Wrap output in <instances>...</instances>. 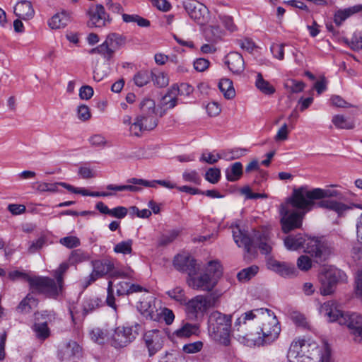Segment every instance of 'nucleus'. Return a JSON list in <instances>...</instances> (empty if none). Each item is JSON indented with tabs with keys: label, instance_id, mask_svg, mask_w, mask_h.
I'll use <instances>...</instances> for the list:
<instances>
[{
	"label": "nucleus",
	"instance_id": "1",
	"mask_svg": "<svg viewBox=\"0 0 362 362\" xmlns=\"http://www.w3.org/2000/svg\"><path fill=\"white\" fill-rule=\"evenodd\" d=\"M233 330L240 342L249 346H259L274 341L281 327L274 313L262 308L247 310L237 317Z\"/></svg>",
	"mask_w": 362,
	"mask_h": 362
},
{
	"label": "nucleus",
	"instance_id": "2",
	"mask_svg": "<svg viewBox=\"0 0 362 362\" xmlns=\"http://www.w3.org/2000/svg\"><path fill=\"white\" fill-rule=\"evenodd\" d=\"M287 357L290 362H331V351L326 344L298 339L291 343Z\"/></svg>",
	"mask_w": 362,
	"mask_h": 362
},
{
	"label": "nucleus",
	"instance_id": "3",
	"mask_svg": "<svg viewBox=\"0 0 362 362\" xmlns=\"http://www.w3.org/2000/svg\"><path fill=\"white\" fill-rule=\"evenodd\" d=\"M285 247L289 250L303 249L314 257L317 262L327 260L332 254V249L325 241L315 238L305 237L299 233L289 235L284 239Z\"/></svg>",
	"mask_w": 362,
	"mask_h": 362
},
{
	"label": "nucleus",
	"instance_id": "4",
	"mask_svg": "<svg viewBox=\"0 0 362 362\" xmlns=\"http://www.w3.org/2000/svg\"><path fill=\"white\" fill-rule=\"evenodd\" d=\"M232 233L235 243L238 247H243L247 253L252 251V240L243 231L239 226H232ZM253 241L259 245V248L264 254L271 252L274 242L272 240L271 231L269 228H262L254 231Z\"/></svg>",
	"mask_w": 362,
	"mask_h": 362
},
{
	"label": "nucleus",
	"instance_id": "5",
	"mask_svg": "<svg viewBox=\"0 0 362 362\" xmlns=\"http://www.w3.org/2000/svg\"><path fill=\"white\" fill-rule=\"evenodd\" d=\"M233 315L223 314L219 311L212 312L208 319L209 336L216 342L223 346H229L230 334L236 336L233 330L232 317Z\"/></svg>",
	"mask_w": 362,
	"mask_h": 362
},
{
	"label": "nucleus",
	"instance_id": "6",
	"mask_svg": "<svg viewBox=\"0 0 362 362\" xmlns=\"http://www.w3.org/2000/svg\"><path fill=\"white\" fill-rule=\"evenodd\" d=\"M320 312L328 317L330 322H337L339 325H346L355 335L362 337V315L356 313H344L338 310L332 301L321 305Z\"/></svg>",
	"mask_w": 362,
	"mask_h": 362
},
{
	"label": "nucleus",
	"instance_id": "7",
	"mask_svg": "<svg viewBox=\"0 0 362 362\" xmlns=\"http://www.w3.org/2000/svg\"><path fill=\"white\" fill-rule=\"evenodd\" d=\"M93 271L87 277L85 286L87 287L97 279L109 275L112 278L130 279L132 276L133 271L128 269L127 271H122L117 268L114 260L111 258L96 259L91 262Z\"/></svg>",
	"mask_w": 362,
	"mask_h": 362
},
{
	"label": "nucleus",
	"instance_id": "8",
	"mask_svg": "<svg viewBox=\"0 0 362 362\" xmlns=\"http://www.w3.org/2000/svg\"><path fill=\"white\" fill-rule=\"evenodd\" d=\"M346 279V274L342 270L333 266L325 267L319 275L320 294L322 296L332 294L337 284L345 282Z\"/></svg>",
	"mask_w": 362,
	"mask_h": 362
},
{
	"label": "nucleus",
	"instance_id": "9",
	"mask_svg": "<svg viewBox=\"0 0 362 362\" xmlns=\"http://www.w3.org/2000/svg\"><path fill=\"white\" fill-rule=\"evenodd\" d=\"M215 300L210 296L198 295L191 300L186 301L185 314L190 320H197L211 307L214 305Z\"/></svg>",
	"mask_w": 362,
	"mask_h": 362
},
{
	"label": "nucleus",
	"instance_id": "10",
	"mask_svg": "<svg viewBox=\"0 0 362 362\" xmlns=\"http://www.w3.org/2000/svg\"><path fill=\"white\" fill-rule=\"evenodd\" d=\"M33 291L42 293L49 298H57L62 291V286L53 279L45 276L28 278Z\"/></svg>",
	"mask_w": 362,
	"mask_h": 362
},
{
	"label": "nucleus",
	"instance_id": "11",
	"mask_svg": "<svg viewBox=\"0 0 362 362\" xmlns=\"http://www.w3.org/2000/svg\"><path fill=\"white\" fill-rule=\"evenodd\" d=\"M139 325L134 327H117L111 337V344L116 349L123 348L132 342L138 335L137 328Z\"/></svg>",
	"mask_w": 362,
	"mask_h": 362
},
{
	"label": "nucleus",
	"instance_id": "12",
	"mask_svg": "<svg viewBox=\"0 0 362 362\" xmlns=\"http://www.w3.org/2000/svg\"><path fill=\"white\" fill-rule=\"evenodd\" d=\"M141 119L146 131L153 130L158 125V117L156 112V104L153 100L144 99L140 103Z\"/></svg>",
	"mask_w": 362,
	"mask_h": 362
},
{
	"label": "nucleus",
	"instance_id": "13",
	"mask_svg": "<svg viewBox=\"0 0 362 362\" xmlns=\"http://www.w3.org/2000/svg\"><path fill=\"white\" fill-rule=\"evenodd\" d=\"M184 8L189 17L200 25H205L209 18V12L206 6L197 1L184 3Z\"/></svg>",
	"mask_w": 362,
	"mask_h": 362
},
{
	"label": "nucleus",
	"instance_id": "14",
	"mask_svg": "<svg viewBox=\"0 0 362 362\" xmlns=\"http://www.w3.org/2000/svg\"><path fill=\"white\" fill-rule=\"evenodd\" d=\"M90 27L102 28L110 23L111 18L101 4L91 6L86 12Z\"/></svg>",
	"mask_w": 362,
	"mask_h": 362
},
{
	"label": "nucleus",
	"instance_id": "15",
	"mask_svg": "<svg viewBox=\"0 0 362 362\" xmlns=\"http://www.w3.org/2000/svg\"><path fill=\"white\" fill-rule=\"evenodd\" d=\"M144 339L148 348L149 356H152L162 349L164 334L158 329L149 330L144 334Z\"/></svg>",
	"mask_w": 362,
	"mask_h": 362
},
{
	"label": "nucleus",
	"instance_id": "16",
	"mask_svg": "<svg viewBox=\"0 0 362 362\" xmlns=\"http://www.w3.org/2000/svg\"><path fill=\"white\" fill-rule=\"evenodd\" d=\"M174 267L179 271L187 272L188 275H195L199 270L196 260L188 255H177L173 261Z\"/></svg>",
	"mask_w": 362,
	"mask_h": 362
},
{
	"label": "nucleus",
	"instance_id": "17",
	"mask_svg": "<svg viewBox=\"0 0 362 362\" xmlns=\"http://www.w3.org/2000/svg\"><path fill=\"white\" fill-rule=\"evenodd\" d=\"M187 284L193 289L206 291H211L216 284L213 277H211L209 274L205 272L199 276H196V274L189 275Z\"/></svg>",
	"mask_w": 362,
	"mask_h": 362
},
{
	"label": "nucleus",
	"instance_id": "18",
	"mask_svg": "<svg viewBox=\"0 0 362 362\" xmlns=\"http://www.w3.org/2000/svg\"><path fill=\"white\" fill-rule=\"evenodd\" d=\"M199 333L200 326L199 324L182 322L180 327L173 332L170 337L173 340L178 339H182L189 338L193 335L198 336Z\"/></svg>",
	"mask_w": 362,
	"mask_h": 362
},
{
	"label": "nucleus",
	"instance_id": "19",
	"mask_svg": "<svg viewBox=\"0 0 362 362\" xmlns=\"http://www.w3.org/2000/svg\"><path fill=\"white\" fill-rule=\"evenodd\" d=\"M267 267L284 277H291L296 274L295 267L289 263L279 262L274 259L267 260Z\"/></svg>",
	"mask_w": 362,
	"mask_h": 362
},
{
	"label": "nucleus",
	"instance_id": "20",
	"mask_svg": "<svg viewBox=\"0 0 362 362\" xmlns=\"http://www.w3.org/2000/svg\"><path fill=\"white\" fill-rule=\"evenodd\" d=\"M81 347L74 341H68L62 344L58 350V357L62 360H69L73 357L79 356Z\"/></svg>",
	"mask_w": 362,
	"mask_h": 362
},
{
	"label": "nucleus",
	"instance_id": "21",
	"mask_svg": "<svg viewBox=\"0 0 362 362\" xmlns=\"http://www.w3.org/2000/svg\"><path fill=\"white\" fill-rule=\"evenodd\" d=\"M361 11H362V4L338 9L334 14V22L337 26H340L347 18Z\"/></svg>",
	"mask_w": 362,
	"mask_h": 362
},
{
	"label": "nucleus",
	"instance_id": "22",
	"mask_svg": "<svg viewBox=\"0 0 362 362\" xmlns=\"http://www.w3.org/2000/svg\"><path fill=\"white\" fill-rule=\"evenodd\" d=\"M225 63L233 73L240 74L244 71V60L238 52H232L228 54Z\"/></svg>",
	"mask_w": 362,
	"mask_h": 362
},
{
	"label": "nucleus",
	"instance_id": "23",
	"mask_svg": "<svg viewBox=\"0 0 362 362\" xmlns=\"http://www.w3.org/2000/svg\"><path fill=\"white\" fill-rule=\"evenodd\" d=\"M14 14L23 20H29L34 16L35 11L30 1L22 0L16 4Z\"/></svg>",
	"mask_w": 362,
	"mask_h": 362
},
{
	"label": "nucleus",
	"instance_id": "24",
	"mask_svg": "<svg viewBox=\"0 0 362 362\" xmlns=\"http://www.w3.org/2000/svg\"><path fill=\"white\" fill-rule=\"evenodd\" d=\"M141 122V119H140L139 115L134 118L133 122L132 117L129 115H124L122 118L123 124L129 126L130 134L137 137L141 136L144 132H146Z\"/></svg>",
	"mask_w": 362,
	"mask_h": 362
},
{
	"label": "nucleus",
	"instance_id": "25",
	"mask_svg": "<svg viewBox=\"0 0 362 362\" xmlns=\"http://www.w3.org/2000/svg\"><path fill=\"white\" fill-rule=\"evenodd\" d=\"M70 21V16L66 11L57 13L48 21V25L52 29H60L67 25Z\"/></svg>",
	"mask_w": 362,
	"mask_h": 362
},
{
	"label": "nucleus",
	"instance_id": "26",
	"mask_svg": "<svg viewBox=\"0 0 362 362\" xmlns=\"http://www.w3.org/2000/svg\"><path fill=\"white\" fill-rule=\"evenodd\" d=\"M128 183H132L134 185H143L146 187H156V185H160L164 187L173 189L175 186L173 183L166 180H152L148 181L144 179L139 178H131L127 180Z\"/></svg>",
	"mask_w": 362,
	"mask_h": 362
},
{
	"label": "nucleus",
	"instance_id": "27",
	"mask_svg": "<svg viewBox=\"0 0 362 362\" xmlns=\"http://www.w3.org/2000/svg\"><path fill=\"white\" fill-rule=\"evenodd\" d=\"M37 300L32 294L28 293L18 304L16 310L21 313H28L30 310L36 307Z\"/></svg>",
	"mask_w": 362,
	"mask_h": 362
},
{
	"label": "nucleus",
	"instance_id": "28",
	"mask_svg": "<svg viewBox=\"0 0 362 362\" xmlns=\"http://www.w3.org/2000/svg\"><path fill=\"white\" fill-rule=\"evenodd\" d=\"M332 122L337 129H353L355 127L354 121L346 117L343 115H334Z\"/></svg>",
	"mask_w": 362,
	"mask_h": 362
},
{
	"label": "nucleus",
	"instance_id": "29",
	"mask_svg": "<svg viewBox=\"0 0 362 362\" xmlns=\"http://www.w3.org/2000/svg\"><path fill=\"white\" fill-rule=\"evenodd\" d=\"M218 88L226 99H232L235 95L233 82L228 78H222L218 83Z\"/></svg>",
	"mask_w": 362,
	"mask_h": 362
},
{
	"label": "nucleus",
	"instance_id": "30",
	"mask_svg": "<svg viewBox=\"0 0 362 362\" xmlns=\"http://www.w3.org/2000/svg\"><path fill=\"white\" fill-rule=\"evenodd\" d=\"M255 86L265 95H272L275 92L274 87L269 81L264 80L260 73L257 75Z\"/></svg>",
	"mask_w": 362,
	"mask_h": 362
},
{
	"label": "nucleus",
	"instance_id": "31",
	"mask_svg": "<svg viewBox=\"0 0 362 362\" xmlns=\"http://www.w3.org/2000/svg\"><path fill=\"white\" fill-rule=\"evenodd\" d=\"M243 174V165L240 162L234 163L230 168L226 171V176L228 181L235 182L240 179Z\"/></svg>",
	"mask_w": 362,
	"mask_h": 362
},
{
	"label": "nucleus",
	"instance_id": "32",
	"mask_svg": "<svg viewBox=\"0 0 362 362\" xmlns=\"http://www.w3.org/2000/svg\"><path fill=\"white\" fill-rule=\"evenodd\" d=\"M106 44H108L112 52H115L125 43V38L121 35L111 33L106 38Z\"/></svg>",
	"mask_w": 362,
	"mask_h": 362
},
{
	"label": "nucleus",
	"instance_id": "33",
	"mask_svg": "<svg viewBox=\"0 0 362 362\" xmlns=\"http://www.w3.org/2000/svg\"><path fill=\"white\" fill-rule=\"evenodd\" d=\"M166 294L173 300L184 305L187 301L185 292L180 286H176L166 292Z\"/></svg>",
	"mask_w": 362,
	"mask_h": 362
},
{
	"label": "nucleus",
	"instance_id": "34",
	"mask_svg": "<svg viewBox=\"0 0 362 362\" xmlns=\"http://www.w3.org/2000/svg\"><path fill=\"white\" fill-rule=\"evenodd\" d=\"M258 270L259 267L257 266H250L239 272L237 278L240 281H247L257 274Z\"/></svg>",
	"mask_w": 362,
	"mask_h": 362
},
{
	"label": "nucleus",
	"instance_id": "35",
	"mask_svg": "<svg viewBox=\"0 0 362 362\" xmlns=\"http://www.w3.org/2000/svg\"><path fill=\"white\" fill-rule=\"evenodd\" d=\"M132 245L133 240L128 239L116 244L113 248V251L117 254L132 255L133 252Z\"/></svg>",
	"mask_w": 362,
	"mask_h": 362
},
{
	"label": "nucleus",
	"instance_id": "36",
	"mask_svg": "<svg viewBox=\"0 0 362 362\" xmlns=\"http://www.w3.org/2000/svg\"><path fill=\"white\" fill-rule=\"evenodd\" d=\"M100 300L98 298H88L84 300L82 305V317L92 313L99 307Z\"/></svg>",
	"mask_w": 362,
	"mask_h": 362
},
{
	"label": "nucleus",
	"instance_id": "37",
	"mask_svg": "<svg viewBox=\"0 0 362 362\" xmlns=\"http://www.w3.org/2000/svg\"><path fill=\"white\" fill-rule=\"evenodd\" d=\"M193 87L188 83H182L180 86L174 85L170 88V93L173 97L180 95H189L193 92Z\"/></svg>",
	"mask_w": 362,
	"mask_h": 362
},
{
	"label": "nucleus",
	"instance_id": "38",
	"mask_svg": "<svg viewBox=\"0 0 362 362\" xmlns=\"http://www.w3.org/2000/svg\"><path fill=\"white\" fill-rule=\"evenodd\" d=\"M205 273L209 274L211 277H213L214 280L217 283V280L222 274L221 265L219 262L216 261H211L208 263L206 267Z\"/></svg>",
	"mask_w": 362,
	"mask_h": 362
},
{
	"label": "nucleus",
	"instance_id": "39",
	"mask_svg": "<svg viewBox=\"0 0 362 362\" xmlns=\"http://www.w3.org/2000/svg\"><path fill=\"white\" fill-rule=\"evenodd\" d=\"M152 76V72L140 71L134 75L133 80L137 86L142 87L151 81Z\"/></svg>",
	"mask_w": 362,
	"mask_h": 362
},
{
	"label": "nucleus",
	"instance_id": "40",
	"mask_svg": "<svg viewBox=\"0 0 362 362\" xmlns=\"http://www.w3.org/2000/svg\"><path fill=\"white\" fill-rule=\"evenodd\" d=\"M89 259V255L88 253L83 252V250L78 249L74 250L71 252L69 257V262L71 264H78Z\"/></svg>",
	"mask_w": 362,
	"mask_h": 362
},
{
	"label": "nucleus",
	"instance_id": "41",
	"mask_svg": "<svg viewBox=\"0 0 362 362\" xmlns=\"http://www.w3.org/2000/svg\"><path fill=\"white\" fill-rule=\"evenodd\" d=\"M204 33L209 40L216 41L221 37L223 31L218 25H210L205 29Z\"/></svg>",
	"mask_w": 362,
	"mask_h": 362
},
{
	"label": "nucleus",
	"instance_id": "42",
	"mask_svg": "<svg viewBox=\"0 0 362 362\" xmlns=\"http://www.w3.org/2000/svg\"><path fill=\"white\" fill-rule=\"evenodd\" d=\"M90 53L100 54L107 59H110L114 54L109 45L106 44V40H105V42L98 47L90 49Z\"/></svg>",
	"mask_w": 362,
	"mask_h": 362
},
{
	"label": "nucleus",
	"instance_id": "43",
	"mask_svg": "<svg viewBox=\"0 0 362 362\" xmlns=\"http://www.w3.org/2000/svg\"><path fill=\"white\" fill-rule=\"evenodd\" d=\"M33 330L36 337L40 339H45L49 335V329L47 322L35 323L33 326Z\"/></svg>",
	"mask_w": 362,
	"mask_h": 362
},
{
	"label": "nucleus",
	"instance_id": "44",
	"mask_svg": "<svg viewBox=\"0 0 362 362\" xmlns=\"http://www.w3.org/2000/svg\"><path fill=\"white\" fill-rule=\"evenodd\" d=\"M131 185H116L110 184L106 186L107 189L115 191V192H122V191H130V192H139L141 190V187L136 186V185L132 184Z\"/></svg>",
	"mask_w": 362,
	"mask_h": 362
},
{
	"label": "nucleus",
	"instance_id": "45",
	"mask_svg": "<svg viewBox=\"0 0 362 362\" xmlns=\"http://www.w3.org/2000/svg\"><path fill=\"white\" fill-rule=\"evenodd\" d=\"M179 234L178 230H171L163 234L159 240V245L164 246L171 243L178 237Z\"/></svg>",
	"mask_w": 362,
	"mask_h": 362
},
{
	"label": "nucleus",
	"instance_id": "46",
	"mask_svg": "<svg viewBox=\"0 0 362 362\" xmlns=\"http://www.w3.org/2000/svg\"><path fill=\"white\" fill-rule=\"evenodd\" d=\"M305 86V84L303 81H299L294 79L289 80L285 84V87L293 93H298L302 92Z\"/></svg>",
	"mask_w": 362,
	"mask_h": 362
},
{
	"label": "nucleus",
	"instance_id": "47",
	"mask_svg": "<svg viewBox=\"0 0 362 362\" xmlns=\"http://www.w3.org/2000/svg\"><path fill=\"white\" fill-rule=\"evenodd\" d=\"M152 76L151 79L157 86L162 88L168 86L169 79L168 76L163 72H152Z\"/></svg>",
	"mask_w": 362,
	"mask_h": 362
},
{
	"label": "nucleus",
	"instance_id": "48",
	"mask_svg": "<svg viewBox=\"0 0 362 362\" xmlns=\"http://www.w3.org/2000/svg\"><path fill=\"white\" fill-rule=\"evenodd\" d=\"M69 264L66 262L62 263L59 267L54 272V276L57 283L63 286L64 284V274L69 269Z\"/></svg>",
	"mask_w": 362,
	"mask_h": 362
},
{
	"label": "nucleus",
	"instance_id": "49",
	"mask_svg": "<svg viewBox=\"0 0 362 362\" xmlns=\"http://www.w3.org/2000/svg\"><path fill=\"white\" fill-rule=\"evenodd\" d=\"M143 309L142 314L146 317L152 320H156L158 314L155 311V307L148 305L147 303H141V310Z\"/></svg>",
	"mask_w": 362,
	"mask_h": 362
},
{
	"label": "nucleus",
	"instance_id": "50",
	"mask_svg": "<svg viewBox=\"0 0 362 362\" xmlns=\"http://www.w3.org/2000/svg\"><path fill=\"white\" fill-rule=\"evenodd\" d=\"M59 182L47 183L40 182L37 187V190L40 192H52L54 193L58 192Z\"/></svg>",
	"mask_w": 362,
	"mask_h": 362
},
{
	"label": "nucleus",
	"instance_id": "51",
	"mask_svg": "<svg viewBox=\"0 0 362 362\" xmlns=\"http://www.w3.org/2000/svg\"><path fill=\"white\" fill-rule=\"evenodd\" d=\"M59 243L67 248H74L80 245V240L76 236H66L59 240Z\"/></svg>",
	"mask_w": 362,
	"mask_h": 362
},
{
	"label": "nucleus",
	"instance_id": "52",
	"mask_svg": "<svg viewBox=\"0 0 362 362\" xmlns=\"http://www.w3.org/2000/svg\"><path fill=\"white\" fill-rule=\"evenodd\" d=\"M46 240H47L45 236H41L35 241L30 242L28 249V252L33 254L37 252L39 250L44 247V245L46 244Z\"/></svg>",
	"mask_w": 362,
	"mask_h": 362
},
{
	"label": "nucleus",
	"instance_id": "53",
	"mask_svg": "<svg viewBox=\"0 0 362 362\" xmlns=\"http://www.w3.org/2000/svg\"><path fill=\"white\" fill-rule=\"evenodd\" d=\"M183 180L186 182H192L196 185H199L201 181V178L196 170H186L182 174Z\"/></svg>",
	"mask_w": 362,
	"mask_h": 362
},
{
	"label": "nucleus",
	"instance_id": "54",
	"mask_svg": "<svg viewBox=\"0 0 362 362\" xmlns=\"http://www.w3.org/2000/svg\"><path fill=\"white\" fill-rule=\"evenodd\" d=\"M247 152V149L245 148H234L231 150L230 152H224L223 153V158L227 160H235L238 159L240 157L245 155Z\"/></svg>",
	"mask_w": 362,
	"mask_h": 362
},
{
	"label": "nucleus",
	"instance_id": "55",
	"mask_svg": "<svg viewBox=\"0 0 362 362\" xmlns=\"http://www.w3.org/2000/svg\"><path fill=\"white\" fill-rule=\"evenodd\" d=\"M76 194H80L83 196H90V197H111L114 196L115 193L113 192H89L88 190L84 188H78Z\"/></svg>",
	"mask_w": 362,
	"mask_h": 362
},
{
	"label": "nucleus",
	"instance_id": "56",
	"mask_svg": "<svg viewBox=\"0 0 362 362\" xmlns=\"http://www.w3.org/2000/svg\"><path fill=\"white\" fill-rule=\"evenodd\" d=\"M221 177V171L218 168L209 169L205 175L207 181L212 184L217 183Z\"/></svg>",
	"mask_w": 362,
	"mask_h": 362
},
{
	"label": "nucleus",
	"instance_id": "57",
	"mask_svg": "<svg viewBox=\"0 0 362 362\" xmlns=\"http://www.w3.org/2000/svg\"><path fill=\"white\" fill-rule=\"evenodd\" d=\"M203 343L201 341H197L193 343H189L183 346L182 350L187 354H195L202 350Z\"/></svg>",
	"mask_w": 362,
	"mask_h": 362
},
{
	"label": "nucleus",
	"instance_id": "58",
	"mask_svg": "<svg viewBox=\"0 0 362 362\" xmlns=\"http://www.w3.org/2000/svg\"><path fill=\"white\" fill-rule=\"evenodd\" d=\"M270 50L273 56L279 60H283L284 57V44H272Z\"/></svg>",
	"mask_w": 362,
	"mask_h": 362
},
{
	"label": "nucleus",
	"instance_id": "59",
	"mask_svg": "<svg viewBox=\"0 0 362 362\" xmlns=\"http://www.w3.org/2000/svg\"><path fill=\"white\" fill-rule=\"evenodd\" d=\"M69 310L74 324H77L78 322L83 320L84 317H82V312H81L78 306L71 305L69 307Z\"/></svg>",
	"mask_w": 362,
	"mask_h": 362
},
{
	"label": "nucleus",
	"instance_id": "60",
	"mask_svg": "<svg viewBox=\"0 0 362 362\" xmlns=\"http://www.w3.org/2000/svg\"><path fill=\"white\" fill-rule=\"evenodd\" d=\"M297 266L302 271H308L312 267L311 259L308 256L301 255L297 260Z\"/></svg>",
	"mask_w": 362,
	"mask_h": 362
},
{
	"label": "nucleus",
	"instance_id": "61",
	"mask_svg": "<svg viewBox=\"0 0 362 362\" xmlns=\"http://www.w3.org/2000/svg\"><path fill=\"white\" fill-rule=\"evenodd\" d=\"M90 337L94 341L98 344H103L105 341L106 334L100 328H95L91 331Z\"/></svg>",
	"mask_w": 362,
	"mask_h": 362
},
{
	"label": "nucleus",
	"instance_id": "62",
	"mask_svg": "<svg viewBox=\"0 0 362 362\" xmlns=\"http://www.w3.org/2000/svg\"><path fill=\"white\" fill-rule=\"evenodd\" d=\"M78 117L81 120L86 121L91 117L90 109L87 105H81L77 110Z\"/></svg>",
	"mask_w": 362,
	"mask_h": 362
},
{
	"label": "nucleus",
	"instance_id": "63",
	"mask_svg": "<svg viewBox=\"0 0 362 362\" xmlns=\"http://www.w3.org/2000/svg\"><path fill=\"white\" fill-rule=\"evenodd\" d=\"M127 209L124 206H117L110 209V216L117 218H123L127 214Z\"/></svg>",
	"mask_w": 362,
	"mask_h": 362
},
{
	"label": "nucleus",
	"instance_id": "64",
	"mask_svg": "<svg viewBox=\"0 0 362 362\" xmlns=\"http://www.w3.org/2000/svg\"><path fill=\"white\" fill-rule=\"evenodd\" d=\"M330 101L332 105L337 107L348 108L352 106L339 95L332 96Z\"/></svg>",
	"mask_w": 362,
	"mask_h": 362
}]
</instances>
